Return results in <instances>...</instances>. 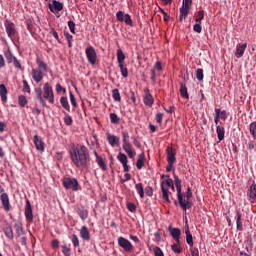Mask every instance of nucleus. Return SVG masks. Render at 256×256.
<instances>
[{"label":"nucleus","instance_id":"7c9ffc66","mask_svg":"<svg viewBox=\"0 0 256 256\" xmlns=\"http://www.w3.org/2000/svg\"><path fill=\"white\" fill-rule=\"evenodd\" d=\"M117 61H118V65L125 64V54L123 53V50H121V49L117 50Z\"/></svg>","mask_w":256,"mask_h":256},{"label":"nucleus","instance_id":"473e14b6","mask_svg":"<svg viewBox=\"0 0 256 256\" xmlns=\"http://www.w3.org/2000/svg\"><path fill=\"white\" fill-rule=\"evenodd\" d=\"M96 163L100 167V169H102V171H107V164L101 156H97Z\"/></svg>","mask_w":256,"mask_h":256},{"label":"nucleus","instance_id":"49530a36","mask_svg":"<svg viewBox=\"0 0 256 256\" xmlns=\"http://www.w3.org/2000/svg\"><path fill=\"white\" fill-rule=\"evenodd\" d=\"M22 83L24 93H31V87H29V83L27 82V80H23Z\"/></svg>","mask_w":256,"mask_h":256},{"label":"nucleus","instance_id":"f704fd0d","mask_svg":"<svg viewBox=\"0 0 256 256\" xmlns=\"http://www.w3.org/2000/svg\"><path fill=\"white\" fill-rule=\"evenodd\" d=\"M60 103H61L63 109H65L66 111H71V108L69 106V101L67 100V97L62 96L60 98Z\"/></svg>","mask_w":256,"mask_h":256},{"label":"nucleus","instance_id":"69168bd1","mask_svg":"<svg viewBox=\"0 0 256 256\" xmlns=\"http://www.w3.org/2000/svg\"><path fill=\"white\" fill-rule=\"evenodd\" d=\"M163 121V113H157L156 114V122H158L159 124H161Z\"/></svg>","mask_w":256,"mask_h":256},{"label":"nucleus","instance_id":"6e6552de","mask_svg":"<svg viewBox=\"0 0 256 256\" xmlns=\"http://www.w3.org/2000/svg\"><path fill=\"white\" fill-rule=\"evenodd\" d=\"M4 26L6 29V33L10 39H13L17 34V29L15 28V24L11 22V20H6L4 22Z\"/></svg>","mask_w":256,"mask_h":256},{"label":"nucleus","instance_id":"e433bc0d","mask_svg":"<svg viewBox=\"0 0 256 256\" xmlns=\"http://www.w3.org/2000/svg\"><path fill=\"white\" fill-rule=\"evenodd\" d=\"M186 233V242L193 247L194 243H193V235L191 234V231L189 230V228H187L185 230Z\"/></svg>","mask_w":256,"mask_h":256},{"label":"nucleus","instance_id":"7ed1b4c3","mask_svg":"<svg viewBox=\"0 0 256 256\" xmlns=\"http://www.w3.org/2000/svg\"><path fill=\"white\" fill-rule=\"evenodd\" d=\"M174 183L176 185L177 197L180 207L183 209L184 213H187V209H191L192 204L189 200H183V193L181 192V179L179 176L174 175Z\"/></svg>","mask_w":256,"mask_h":256},{"label":"nucleus","instance_id":"a878e982","mask_svg":"<svg viewBox=\"0 0 256 256\" xmlns=\"http://www.w3.org/2000/svg\"><path fill=\"white\" fill-rule=\"evenodd\" d=\"M216 133L218 135L219 141H223V139H225V127L218 125L216 127Z\"/></svg>","mask_w":256,"mask_h":256},{"label":"nucleus","instance_id":"ddd939ff","mask_svg":"<svg viewBox=\"0 0 256 256\" xmlns=\"http://www.w3.org/2000/svg\"><path fill=\"white\" fill-rule=\"evenodd\" d=\"M107 141L112 147H119L120 138L111 133H107Z\"/></svg>","mask_w":256,"mask_h":256},{"label":"nucleus","instance_id":"603ef678","mask_svg":"<svg viewBox=\"0 0 256 256\" xmlns=\"http://www.w3.org/2000/svg\"><path fill=\"white\" fill-rule=\"evenodd\" d=\"M122 143H129V132H122Z\"/></svg>","mask_w":256,"mask_h":256},{"label":"nucleus","instance_id":"1a4fd4ad","mask_svg":"<svg viewBox=\"0 0 256 256\" xmlns=\"http://www.w3.org/2000/svg\"><path fill=\"white\" fill-rule=\"evenodd\" d=\"M86 57L90 65H95L97 63V52L93 46H89L86 48Z\"/></svg>","mask_w":256,"mask_h":256},{"label":"nucleus","instance_id":"774afa93","mask_svg":"<svg viewBox=\"0 0 256 256\" xmlns=\"http://www.w3.org/2000/svg\"><path fill=\"white\" fill-rule=\"evenodd\" d=\"M154 69H155L156 71H163V67L161 66V62L157 61V62L155 63Z\"/></svg>","mask_w":256,"mask_h":256},{"label":"nucleus","instance_id":"680f3d73","mask_svg":"<svg viewBox=\"0 0 256 256\" xmlns=\"http://www.w3.org/2000/svg\"><path fill=\"white\" fill-rule=\"evenodd\" d=\"M68 27H69L71 33L75 34V22H73L71 20L68 21Z\"/></svg>","mask_w":256,"mask_h":256},{"label":"nucleus","instance_id":"5fc2aeb1","mask_svg":"<svg viewBox=\"0 0 256 256\" xmlns=\"http://www.w3.org/2000/svg\"><path fill=\"white\" fill-rule=\"evenodd\" d=\"M127 209L128 211H130L131 213H135L137 211V206H135L134 203H128L127 204Z\"/></svg>","mask_w":256,"mask_h":256},{"label":"nucleus","instance_id":"aec40b11","mask_svg":"<svg viewBox=\"0 0 256 256\" xmlns=\"http://www.w3.org/2000/svg\"><path fill=\"white\" fill-rule=\"evenodd\" d=\"M169 233L173 237L174 241H176V243H179L181 241V230L179 228L169 227Z\"/></svg>","mask_w":256,"mask_h":256},{"label":"nucleus","instance_id":"0e129e2a","mask_svg":"<svg viewBox=\"0 0 256 256\" xmlns=\"http://www.w3.org/2000/svg\"><path fill=\"white\" fill-rule=\"evenodd\" d=\"M190 253H191V256H199V249L192 246L190 249Z\"/></svg>","mask_w":256,"mask_h":256},{"label":"nucleus","instance_id":"cd10ccee","mask_svg":"<svg viewBox=\"0 0 256 256\" xmlns=\"http://www.w3.org/2000/svg\"><path fill=\"white\" fill-rule=\"evenodd\" d=\"M14 229H15V231H16L18 237H21V235H25V232L23 231V223H21V222H19V221L16 222V223L14 224Z\"/></svg>","mask_w":256,"mask_h":256},{"label":"nucleus","instance_id":"37998d69","mask_svg":"<svg viewBox=\"0 0 256 256\" xmlns=\"http://www.w3.org/2000/svg\"><path fill=\"white\" fill-rule=\"evenodd\" d=\"M123 21H124V23H126V25H129L130 27H133V20L131 19V15L125 14Z\"/></svg>","mask_w":256,"mask_h":256},{"label":"nucleus","instance_id":"2f4dec72","mask_svg":"<svg viewBox=\"0 0 256 256\" xmlns=\"http://www.w3.org/2000/svg\"><path fill=\"white\" fill-rule=\"evenodd\" d=\"M77 214L79 215L80 219H82V221H85V219L89 217V211H87V209L78 208Z\"/></svg>","mask_w":256,"mask_h":256},{"label":"nucleus","instance_id":"9d476101","mask_svg":"<svg viewBox=\"0 0 256 256\" xmlns=\"http://www.w3.org/2000/svg\"><path fill=\"white\" fill-rule=\"evenodd\" d=\"M153 103H155V99H153V95L149 91V88L144 89V105L148 107H153Z\"/></svg>","mask_w":256,"mask_h":256},{"label":"nucleus","instance_id":"ea45409f","mask_svg":"<svg viewBox=\"0 0 256 256\" xmlns=\"http://www.w3.org/2000/svg\"><path fill=\"white\" fill-rule=\"evenodd\" d=\"M112 97L114 101H121V93H119V89L115 88L112 90Z\"/></svg>","mask_w":256,"mask_h":256},{"label":"nucleus","instance_id":"4d7b16f0","mask_svg":"<svg viewBox=\"0 0 256 256\" xmlns=\"http://www.w3.org/2000/svg\"><path fill=\"white\" fill-rule=\"evenodd\" d=\"M69 95H70V102L72 107H77V100L75 99L73 92H69Z\"/></svg>","mask_w":256,"mask_h":256},{"label":"nucleus","instance_id":"052dcab7","mask_svg":"<svg viewBox=\"0 0 256 256\" xmlns=\"http://www.w3.org/2000/svg\"><path fill=\"white\" fill-rule=\"evenodd\" d=\"M145 194L148 196V197H153V188L151 186H147L145 189Z\"/></svg>","mask_w":256,"mask_h":256},{"label":"nucleus","instance_id":"c756f323","mask_svg":"<svg viewBox=\"0 0 256 256\" xmlns=\"http://www.w3.org/2000/svg\"><path fill=\"white\" fill-rule=\"evenodd\" d=\"M4 234L7 237V239H9L10 241H12L13 239V227H11V225H6V227L4 228Z\"/></svg>","mask_w":256,"mask_h":256},{"label":"nucleus","instance_id":"79ce46f5","mask_svg":"<svg viewBox=\"0 0 256 256\" xmlns=\"http://www.w3.org/2000/svg\"><path fill=\"white\" fill-rule=\"evenodd\" d=\"M202 19H205V11L200 10V11H198V13L196 15L195 21H196V23H201Z\"/></svg>","mask_w":256,"mask_h":256},{"label":"nucleus","instance_id":"f3484780","mask_svg":"<svg viewBox=\"0 0 256 256\" xmlns=\"http://www.w3.org/2000/svg\"><path fill=\"white\" fill-rule=\"evenodd\" d=\"M247 49V43L239 44L236 47L235 57L237 59H241L243 55H245V50Z\"/></svg>","mask_w":256,"mask_h":256},{"label":"nucleus","instance_id":"4be33fe9","mask_svg":"<svg viewBox=\"0 0 256 256\" xmlns=\"http://www.w3.org/2000/svg\"><path fill=\"white\" fill-rule=\"evenodd\" d=\"M189 6L182 5L180 7V15H179V21H183V19H187V16L189 15Z\"/></svg>","mask_w":256,"mask_h":256},{"label":"nucleus","instance_id":"f257e3e1","mask_svg":"<svg viewBox=\"0 0 256 256\" xmlns=\"http://www.w3.org/2000/svg\"><path fill=\"white\" fill-rule=\"evenodd\" d=\"M70 159L75 167L87 169L91 163L89 148L81 144L72 147L70 150Z\"/></svg>","mask_w":256,"mask_h":256},{"label":"nucleus","instance_id":"a18cd8bd","mask_svg":"<svg viewBox=\"0 0 256 256\" xmlns=\"http://www.w3.org/2000/svg\"><path fill=\"white\" fill-rule=\"evenodd\" d=\"M62 253H63V255H65V256H71V248H69V247L67 246V244H64V245L62 246Z\"/></svg>","mask_w":256,"mask_h":256},{"label":"nucleus","instance_id":"412c9836","mask_svg":"<svg viewBox=\"0 0 256 256\" xmlns=\"http://www.w3.org/2000/svg\"><path fill=\"white\" fill-rule=\"evenodd\" d=\"M7 87L5 86V84H0V97H1V101L3 103V105H5V103H7Z\"/></svg>","mask_w":256,"mask_h":256},{"label":"nucleus","instance_id":"2eb2a0df","mask_svg":"<svg viewBox=\"0 0 256 256\" xmlns=\"http://www.w3.org/2000/svg\"><path fill=\"white\" fill-rule=\"evenodd\" d=\"M118 161H120V163L123 166L124 171L127 173L129 172V165H127L128 160H127V155H125L124 153H119L117 156Z\"/></svg>","mask_w":256,"mask_h":256},{"label":"nucleus","instance_id":"6ab92c4d","mask_svg":"<svg viewBox=\"0 0 256 256\" xmlns=\"http://www.w3.org/2000/svg\"><path fill=\"white\" fill-rule=\"evenodd\" d=\"M31 75L35 83H41L43 80V72L39 69H32Z\"/></svg>","mask_w":256,"mask_h":256},{"label":"nucleus","instance_id":"f8f14e48","mask_svg":"<svg viewBox=\"0 0 256 256\" xmlns=\"http://www.w3.org/2000/svg\"><path fill=\"white\" fill-rule=\"evenodd\" d=\"M48 7L52 13H55V11H63V3L57 0H52V4L49 3Z\"/></svg>","mask_w":256,"mask_h":256},{"label":"nucleus","instance_id":"9b49d317","mask_svg":"<svg viewBox=\"0 0 256 256\" xmlns=\"http://www.w3.org/2000/svg\"><path fill=\"white\" fill-rule=\"evenodd\" d=\"M24 215L29 223H33V208L31 207V202L29 200H26Z\"/></svg>","mask_w":256,"mask_h":256},{"label":"nucleus","instance_id":"c9c22d12","mask_svg":"<svg viewBox=\"0 0 256 256\" xmlns=\"http://www.w3.org/2000/svg\"><path fill=\"white\" fill-rule=\"evenodd\" d=\"M118 67L120 69V73L122 77L124 78L129 77V70H127V66H125V64H118Z\"/></svg>","mask_w":256,"mask_h":256},{"label":"nucleus","instance_id":"bb28decb","mask_svg":"<svg viewBox=\"0 0 256 256\" xmlns=\"http://www.w3.org/2000/svg\"><path fill=\"white\" fill-rule=\"evenodd\" d=\"M249 198L251 200V203H255L256 201V185L252 184L249 189Z\"/></svg>","mask_w":256,"mask_h":256},{"label":"nucleus","instance_id":"09e8293b","mask_svg":"<svg viewBox=\"0 0 256 256\" xmlns=\"http://www.w3.org/2000/svg\"><path fill=\"white\" fill-rule=\"evenodd\" d=\"M203 77H204V75H203V69L198 68V69L196 70V79H198L199 81H203Z\"/></svg>","mask_w":256,"mask_h":256},{"label":"nucleus","instance_id":"393cba45","mask_svg":"<svg viewBox=\"0 0 256 256\" xmlns=\"http://www.w3.org/2000/svg\"><path fill=\"white\" fill-rule=\"evenodd\" d=\"M175 151L173 148H167V163H175Z\"/></svg>","mask_w":256,"mask_h":256},{"label":"nucleus","instance_id":"20e7f679","mask_svg":"<svg viewBox=\"0 0 256 256\" xmlns=\"http://www.w3.org/2000/svg\"><path fill=\"white\" fill-rule=\"evenodd\" d=\"M166 177L167 179L161 182L162 199L166 203H171L169 199V189L171 188L172 191H175V185L173 184V179L169 178V176Z\"/></svg>","mask_w":256,"mask_h":256},{"label":"nucleus","instance_id":"a211bd4d","mask_svg":"<svg viewBox=\"0 0 256 256\" xmlns=\"http://www.w3.org/2000/svg\"><path fill=\"white\" fill-rule=\"evenodd\" d=\"M80 237L83 241H90L91 233L89 232V228L87 226H82L80 228Z\"/></svg>","mask_w":256,"mask_h":256},{"label":"nucleus","instance_id":"5701e85b","mask_svg":"<svg viewBox=\"0 0 256 256\" xmlns=\"http://www.w3.org/2000/svg\"><path fill=\"white\" fill-rule=\"evenodd\" d=\"M236 229L237 231L243 230L242 215H241V212L239 211H236Z\"/></svg>","mask_w":256,"mask_h":256},{"label":"nucleus","instance_id":"0eeeda50","mask_svg":"<svg viewBox=\"0 0 256 256\" xmlns=\"http://www.w3.org/2000/svg\"><path fill=\"white\" fill-rule=\"evenodd\" d=\"M63 187L65 189H72V191H79V182L75 178H64Z\"/></svg>","mask_w":256,"mask_h":256},{"label":"nucleus","instance_id":"3c124183","mask_svg":"<svg viewBox=\"0 0 256 256\" xmlns=\"http://www.w3.org/2000/svg\"><path fill=\"white\" fill-rule=\"evenodd\" d=\"M219 113H221V109L216 108L215 109V118H214L215 125H219V119H220Z\"/></svg>","mask_w":256,"mask_h":256},{"label":"nucleus","instance_id":"13d9d810","mask_svg":"<svg viewBox=\"0 0 256 256\" xmlns=\"http://www.w3.org/2000/svg\"><path fill=\"white\" fill-rule=\"evenodd\" d=\"M72 243L74 247H79V237L76 234H72Z\"/></svg>","mask_w":256,"mask_h":256},{"label":"nucleus","instance_id":"423d86ee","mask_svg":"<svg viewBox=\"0 0 256 256\" xmlns=\"http://www.w3.org/2000/svg\"><path fill=\"white\" fill-rule=\"evenodd\" d=\"M4 57L7 61V63H13L14 67L16 69H21V62L13 55V52H11V49H8L4 52Z\"/></svg>","mask_w":256,"mask_h":256},{"label":"nucleus","instance_id":"39448f33","mask_svg":"<svg viewBox=\"0 0 256 256\" xmlns=\"http://www.w3.org/2000/svg\"><path fill=\"white\" fill-rule=\"evenodd\" d=\"M118 245L126 253H131L133 251V244L131 243V241L127 240V238L123 236H120L118 238Z\"/></svg>","mask_w":256,"mask_h":256},{"label":"nucleus","instance_id":"6e6d98bb","mask_svg":"<svg viewBox=\"0 0 256 256\" xmlns=\"http://www.w3.org/2000/svg\"><path fill=\"white\" fill-rule=\"evenodd\" d=\"M110 121L111 123H119V116L115 113L110 114Z\"/></svg>","mask_w":256,"mask_h":256},{"label":"nucleus","instance_id":"a19ab883","mask_svg":"<svg viewBox=\"0 0 256 256\" xmlns=\"http://www.w3.org/2000/svg\"><path fill=\"white\" fill-rule=\"evenodd\" d=\"M18 104H19V107H25V105H27V97L20 95L18 97Z\"/></svg>","mask_w":256,"mask_h":256},{"label":"nucleus","instance_id":"4468645a","mask_svg":"<svg viewBox=\"0 0 256 256\" xmlns=\"http://www.w3.org/2000/svg\"><path fill=\"white\" fill-rule=\"evenodd\" d=\"M0 200L2 202V205L4 207L5 211H10L11 209V204L9 202V195L7 193H2L0 195Z\"/></svg>","mask_w":256,"mask_h":256},{"label":"nucleus","instance_id":"338daca9","mask_svg":"<svg viewBox=\"0 0 256 256\" xmlns=\"http://www.w3.org/2000/svg\"><path fill=\"white\" fill-rule=\"evenodd\" d=\"M52 249H59V240L55 239V240H52Z\"/></svg>","mask_w":256,"mask_h":256},{"label":"nucleus","instance_id":"b1692460","mask_svg":"<svg viewBox=\"0 0 256 256\" xmlns=\"http://www.w3.org/2000/svg\"><path fill=\"white\" fill-rule=\"evenodd\" d=\"M137 169L141 170L145 167V153H141L138 155V160L136 162Z\"/></svg>","mask_w":256,"mask_h":256},{"label":"nucleus","instance_id":"c03bdc74","mask_svg":"<svg viewBox=\"0 0 256 256\" xmlns=\"http://www.w3.org/2000/svg\"><path fill=\"white\" fill-rule=\"evenodd\" d=\"M249 129L252 137L256 139V122H252Z\"/></svg>","mask_w":256,"mask_h":256},{"label":"nucleus","instance_id":"dca6fc26","mask_svg":"<svg viewBox=\"0 0 256 256\" xmlns=\"http://www.w3.org/2000/svg\"><path fill=\"white\" fill-rule=\"evenodd\" d=\"M34 145L37 151H45V142L37 134L34 136Z\"/></svg>","mask_w":256,"mask_h":256},{"label":"nucleus","instance_id":"c85d7f7f","mask_svg":"<svg viewBox=\"0 0 256 256\" xmlns=\"http://www.w3.org/2000/svg\"><path fill=\"white\" fill-rule=\"evenodd\" d=\"M171 249L177 255L181 254L183 251V247H181V240L171 245Z\"/></svg>","mask_w":256,"mask_h":256},{"label":"nucleus","instance_id":"de8ad7c7","mask_svg":"<svg viewBox=\"0 0 256 256\" xmlns=\"http://www.w3.org/2000/svg\"><path fill=\"white\" fill-rule=\"evenodd\" d=\"M193 31H195V33H201V31H203L201 22H196V24L193 26Z\"/></svg>","mask_w":256,"mask_h":256},{"label":"nucleus","instance_id":"f03ea898","mask_svg":"<svg viewBox=\"0 0 256 256\" xmlns=\"http://www.w3.org/2000/svg\"><path fill=\"white\" fill-rule=\"evenodd\" d=\"M36 99H38L40 105L42 107L47 106V101L53 105L55 103V93L53 92V87L49 82H46L43 86V90L41 88L35 89Z\"/></svg>","mask_w":256,"mask_h":256},{"label":"nucleus","instance_id":"58836bf2","mask_svg":"<svg viewBox=\"0 0 256 256\" xmlns=\"http://www.w3.org/2000/svg\"><path fill=\"white\" fill-rule=\"evenodd\" d=\"M36 63L38 65V70L47 72V63L42 61L41 59H36Z\"/></svg>","mask_w":256,"mask_h":256},{"label":"nucleus","instance_id":"8fccbe9b","mask_svg":"<svg viewBox=\"0 0 256 256\" xmlns=\"http://www.w3.org/2000/svg\"><path fill=\"white\" fill-rule=\"evenodd\" d=\"M122 147L125 151V153H128L129 151H132L131 143L130 142H123Z\"/></svg>","mask_w":256,"mask_h":256},{"label":"nucleus","instance_id":"864d4df0","mask_svg":"<svg viewBox=\"0 0 256 256\" xmlns=\"http://www.w3.org/2000/svg\"><path fill=\"white\" fill-rule=\"evenodd\" d=\"M124 17H125V13H123V11H118L116 13L117 21L123 22L124 21Z\"/></svg>","mask_w":256,"mask_h":256},{"label":"nucleus","instance_id":"bf43d9fd","mask_svg":"<svg viewBox=\"0 0 256 256\" xmlns=\"http://www.w3.org/2000/svg\"><path fill=\"white\" fill-rule=\"evenodd\" d=\"M64 123H65V125H73V118H71V116H69V115H66L65 117H64Z\"/></svg>","mask_w":256,"mask_h":256},{"label":"nucleus","instance_id":"4c0bfd02","mask_svg":"<svg viewBox=\"0 0 256 256\" xmlns=\"http://www.w3.org/2000/svg\"><path fill=\"white\" fill-rule=\"evenodd\" d=\"M180 95L184 99H189V92H187V86H185L184 84H181L180 86Z\"/></svg>","mask_w":256,"mask_h":256},{"label":"nucleus","instance_id":"e2e57ef3","mask_svg":"<svg viewBox=\"0 0 256 256\" xmlns=\"http://www.w3.org/2000/svg\"><path fill=\"white\" fill-rule=\"evenodd\" d=\"M154 253H155V256H165L163 254V250H161V248H159V247L154 248Z\"/></svg>","mask_w":256,"mask_h":256},{"label":"nucleus","instance_id":"72a5a7b5","mask_svg":"<svg viewBox=\"0 0 256 256\" xmlns=\"http://www.w3.org/2000/svg\"><path fill=\"white\" fill-rule=\"evenodd\" d=\"M135 189L139 195V197L141 199H143V197H145V189H143V184L142 183H138L135 185Z\"/></svg>","mask_w":256,"mask_h":256}]
</instances>
